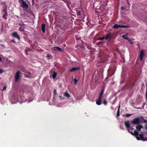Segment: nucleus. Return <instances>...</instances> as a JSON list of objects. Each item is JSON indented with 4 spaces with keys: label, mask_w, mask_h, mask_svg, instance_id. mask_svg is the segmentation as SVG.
<instances>
[{
    "label": "nucleus",
    "mask_w": 147,
    "mask_h": 147,
    "mask_svg": "<svg viewBox=\"0 0 147 147\" xmlns=\"http://www.w3.org/2000/svg\"><path fill=\"white\" fill-rule=\"evenodd\" d=\"M124 9H125V8L123 7H122L121 8V9L122 10H123Z\"/></svg>",
    "instance_id": "obj_30"
},
{
    "label": "nucleus",
    "mask_w": 147,
    "mask_h": 147,
    "mask_svg": "<svg viewBox=\"0 0 147 147\" xmlns=\"http://www.w3.org/2000/svg\"><path fill=\"white\" fill-rule=\"evenodd\" d=\"M120 105H119V107H118V109H120Z\"/></svg>",
    "instance_id": "obj_38"
},
{
    "label": "nucleus",
    "mask_w": 147,
    "mask_h": 147,
    "mask_svg": "<svg viewBox=\"0 0 147 147\" xmlns=\"http://www.w3.org/2000/svg\"><path fill=\"white\" fill-rule=\"evenodd\" d=\"M140 120L138 118L135 119L131 121V123L133 124H137L140 123Z\"/></svg>",
    "instance_id": "obj_6"
},
{
    "label": "nucleus",
    "mask_w": 147,
    "mask_h": 147,
    "mask_svg": "<svg viewBox=\"0 0 147 147\" xmlns=\"http://www.w3.org/2000/svg\"><path fill=\"white\" fill-rule=\"evenodd\" d=\"M111 36V33H109L107 34L106 35L104 36V38L106 40L110 38Z\"/></svg>",
    "instance_id": "obj_10"
},
{
    "label": "nucleus",
    "mask_w": 147,
    "mask_h": 147,
    "mask_svg": "<svg viewBox=\"0 0 147 147\" xmlns=\"http://www.w3.org/2000/svg\"><path fill=\"white\" fill-rule=\"evenodd\" d=\"M125 125L128 131L132 135L136 136L137 139L138 140H142L143 141L147 140V138L144 137V135L142 134H138V132L131 127L130 128V123L128 121L125 123Z\"/></svg>",
    "instance_id": "obj_1"
},
{
    "label": "nucleus",
    "mask_w": 147,
    "mask_h": 147,
    "mask_svg": "<svg viewBox=\"0 0 147 147\" xmlns=\"http://www.w3.org/2000/svg\"><path fill=\"white\" fill-rule=\"evenodd\" d=\"M104 93V90H102L98 98L97 101H96V104L98 105H100L101 104V100L102 95Z\"/></svg>",
    "instance_id": "obj_3"
},
{
    "label": "nucleus",
    "mask_w": 147,
    "mask_h": 147,
    "mask_svg": "<svg viewBox=\"0 0 147 147\" xmlns=\"http://www.w3.org/2000/svg\"><path fill=\"white\" fill-rule=\"evenodd\" d=\"M6 88V86H4L3 88V89L1 90L2 91L4 90H5Z\"/></svg>",
    "instance_id": "obj_23"
},
{
    "label": "nucleus",
    "mask_w": 147,
    "mask_h": 147,
    "mask_svg": "<svg viewBox=\"0 0 147 147\" xmlns=\"http://www.w3.org/2000/svg\"><path fill=\"white\" fill-rule=\"evenodd\" d=\"M59 97L60 98V100H63L64 99V98L63 97H62L61 96H59Z\"/></svg>",
    "instance_id": "obj_27"
},
{
    "label": "nucleus",
    "mask_w": 147,
    "mask_h": 147,
    "mask_svg": "<svg viewBox=\"0 0 147 147\" xmlns=\"http://www.w3.org/2000/svg\"><path fill=\"white\" fill-rule=\"evenodd\" d=\"M119 113H117V116H119Z\"/></svg>",
    "instance_id": "obj_33"
},
{
    "label": "nucleus",
    "mask_w": 147,
    "mask_h": 147,
    "mask_svg": "<svg viewBox=\"0 0 147 147\" xmlns=\"http://www.w3.org/2000/svg\"><path fill=\"white\" fill-rule=\"evenodd\" d=\"M131 116V115L130 114H127L126 115V116L127 117H130Z\"/></svg>",
    "instance_id": "obj_28"
},
{
    "label": "nucleus",
    "mask_w": 147,
    "mask_h": 147,
    "mask_svg": "<svg viewBox=\"0 0 147 147\" xmlns=\"http://www.w3.org/2000/svg\"><path fill=\"white\" fill-rule=\"evenodd\" d=\"M137 108L138 109H140V108Z\"/></svg>",
    "instance_id": "obj_40"
},
{
    "label": "nucleus",
    "mask_w": 147,
    "mask_h": 147,
    "mask_svg": "<svg viewBox=\"0 0 147 147\" xmlns=\"http://www.w3.org/2000/svg\"><path fill=\"white\" fill-rule=\"evenodd\" d=\"M146 96H147V86L146 87Z\"/></svg>",
    "instance_id": "obj_31"
},
{
    "label": "nucleus",
    "mask_w": 147,
    "mask_h": 147,
    "mask_svg": "<svg viewBox=\"0 0 147 147\" xmlns=\"http://www.w3.org/2000/svg\"><path fill=\"white\" fill-rule=\"evenodd\" d=\"M74 84H76L78 82V81L76 79H75L74 80Z\"/></svg>",
    "instance_id": "obj_20"
},
{
    "label": "nucleus",
    "mask_w": 147,
    "mask_h": 147,
    "mask_svg": "<svg viewBox=\"0 0 147 147\" xmlns=\"http://www.w3.org/2000/svg\"><path fill=\"white\" fill-rule=\"evenodd\" d=\"M127 40H128L129 42L131 44H133V42L132 40L129 38H127Z\"/></svg>",
    "instance_id": "obj_17"
},
{
    "label": "nucleus",
    "mask_w": 147,
    "mask_h": 147,
    "mask_svg": "<svg viewBox=\"0 0 147 147\" xmlns=\"http://www.w3.org/2000/svg\"><path fill=\"white\" fill-rule=\"evenodd\" d=\"M53 101L55 103V97L53 96Z\"/></svg>",
    "instance_id": "obj_26"
},
{
    "label": "nucleus",
    "mask_w": 147,
    "mask_h": 147,
    "mask_svg": "<svg viewBox=\"0 0 147 147\" xmlns=\"http://www.w3.org/2000/svg\"><path fill=\"white\" fill-rule=\"evenodd\" d=\"M54 94L53 96L54 97H55V96L57 95V92H56V90L55 89H54Z\"/></svg>",
    "instance_id": "obj_18"
},
{
    "label": "nucleus",
    "mask_w": 147,
    "mask_h": 147,
    "mask_svg": "<svg viewBox=\"0 0 147 147\" xmlns=\"http://www.w3.org/2000/svg\"><path fill=\"white\" fill-rule=\"evenodd\" d=\"M19 3L21 5V7L26 9H28V4L23 0H19Z\"/></svg>",
    "instance_id": "obj_2"
},
{
    "label": "nucleus",
    "mask_w": 147,
    "mask_h": 147,
    "mask_svg": "<svg viewBox=\"0 0 147 147\" xmlns=\"http://www.w3.org/2000/svg\"><path fill=\"white\" fill-rule=\"evenodd\" d=\"M19 30L20 31L22 32L24 31V29L22 28H19Z\"/></svg>",
    "instance_id": "obj_24"
},
{
    "label": "nucleus",
    "mask_w": 147,
    "mask_h": 147,
    "mask_svg": "<svg viewBox=\"0 0 147 147\" xmlns=\"http://www.w3.org/2000/svg\"><path fill=\"white\" fill-rule=\"evenodd\" d=\"M143 128V126L140 125H138L136 127V129L138 131H140L141 129Z\"/></svg>",
    "instance_id": "obj_9"
},
{
    "label": "nucleus",
    "mask_w": 147,
    "mask_h": 147,
    "mask_svg": "<svg viewBox=\"0 0 147 147\" xmlns=\"http://www.w3.org/2000/svg\"><path fill=\"white\" fill-rule=\"evenodd\" d=\"M105 39L104 36L102 37H99L98 40H103Z\"/></svg>",
    "instance_id": "obj_19"
},
{
    "label": "nucleus",
    "mask_w": 147,
    "mask_h": 147,
    "mask_svg": "<svg viewBox=\"0 0 147 147\" xmlns=\"http://www.w3.org/2000/svg\"><path fill=\"white\" fill-rule=\"evenodd\" d=\"M145 128H146V129H147V124H146V127H145Z\"/></svg>",
    "instance_id": "obj_37"
},
{
    "label": "nucleus",
    "mask_w": 147,
    "mask_h": 147,
    "mask_svg": "<svg viewBox=\"0 0 147 147\" xmlns=\"http://www.w3.org/2000/svg\"><path fill=\"white\" fill-rule=\"evenodd\" d=\"M57 75V73L55 72H54L53 73V75H52V77L53 79H54L56 77Z\"/></svg>",
    "instance_id": "obj_16"
},
{
    "label": "nucleus",
    "mask_w": 147,
    "mask_h": 147,
    "mask_svg": "<svg viewBox=\"0 0 147 147\" xmlns=\"http://www.w3.org/2000/svg\"><path fill=\"white\" fill-rule=\"evenodd\" d=\"M104 104L105 105H107V102H106V100H105L104 101Z\"/></svg>",
    "instance_id": "obj_25"
},
{
    "label": "nucleus",
    "mask_w": 147,
    "mask_h": 147,
    "mask_svg": "<svg viewBox=\"0 0 147 147\" xmlns=\"http://www.w3.org/2000/svg\"><path fill=\"white\" fill-rule=\"evenodd\" d=\"M146 101L147 102V96H146Z\"/></svg>",
    "instance_id": "obj_39"
},
{
    "label": "nucleus",
    "mask_w": 147,
    "mask_h": 147,
    "mask_svg": "<svg viewBox=\"0 0 147 147\" xmlns=\"http://www.w3.org/2000/svg\"><path fill=\"white\" fill-rule=\"evenodd\" d=\"M41 29L42 32L45 33V24H42Z\"/></svg>",
    "instance_id": "obj_12"
},
{
    "label": "nucleus",
    "mask_w": 147,
    "mask_h": 147,
    "mask_svg": "<svg viewBox=\"0 0 147 147\" xmlns=\"http://www.w3.org/2000/svg\"><path fill=\"white\" fill-rule=\"evenodd\" d=\"M53 49L55 51H61L62 50L61 48L57 47H53Z\"/></svg>",
    "instance_id": "obj_11"
},
{
    "label": "nucleus",
    "mask_w": 147,
    "mask_h": 147,
    "mask_svg": "<svg viewBox=\"0 0 147 147\" xmlns=\"http://www.w3.org/2000/svg\"><path fill=\"white\" fill-rule=\"evenodd\" d=\"M128 34H127V33L125 35H123L122 36V37L124 39H125L126 40H127V38H128V37H127Z\"/></svg>",
    "instance_id": "obj_14"
},
{
    "label": "nucleus",
    "mask_w": 147,
    "mask_h": 147,
    "mask_svg": "<svg viewBox=\"0 0 147 147\" xmlns=\"http://www.w3.org/2000/svg\"><path fill=\"white\" fill-rule=\"evenodd\" d=\"M119 109H118L117 111V113H119Z\"/></svg>",
    "instance_id": "obj_36"
},
{
    "label": "nucleus",
    "mask_w": 147,
    "mask_h": 147,
    "mask_svg": "<svg viewBox=\"0 0 147 147\" xmlns=\"http://www.w3.org/2000/svg\"><path fill=\"white\" fill-rule=\"evenodd\" d=\"M2 61V58L1 57H0V61L1 62Z\"/></svg>",
    "instance_id": "obj_35"
},
{
    "label": "nucleus",
    "mask_w": 147,
    "mask_h": 147,
    "mask_svg": "<svg viewBox=\"0 0 147 147\" xmlns=\"http://www.w3.org/2000/svg\"><path fill=\"white\" fill-rule=\"evenodd\" d=\"M113 28H126L129 27V26H125L121 24H115L113 26Z\"/></svg>",
    "instance_id": "obj_4"
},
{
    "label": "nucleus",
    "mask_w": 147,
    "mask_h": 147,
    "mask_svg": "<svg viewBox=\"0 0 147 147\" xmlns=\"http://www.w3.org/2000/svg\"><path fill=\"white\" fill-rule=\"evenodd\" d=\"M12 36L13 37L17 38L18 40L20 39V37L16 32H14L12 33Z\"/></svg>",
    "instance_id": "obj_7"
},
{
    "label": "nucleus",
    "mask_w": 147,
    "mask_h": 147,
    "mask_svg": "<svg viewBox=\"0 0 147 147\" xmlns=\"http://www.w3.org/2000/svg\"><path fill=\"white\" fill-rule=\"evenodd\" d=\"M144 55V53L143 50H142L141 51L140 54V61H142V60L143 57Z\"/></svg>",
    "instance_id": "obj_8"
},
{
    "label": "nucleus",
    "mask_w": 147,
    "mask_h": 147,
    "mask_svg": "<svg viewBox=\"0 0 147 147\" xmlns=\"http://www.w3.org/2000/svg\"><path fill=\"white\" fill-rule=\"evenodd\" d=\"M11 41L13 42L14 43H15V40H11Z\"/></svg>",
    "instance_id": "obj_34"
},
{
    "label": "nucleus",
    "mask_w": 147,
    "mask_h": 147,
    "mask_svg": "<svg viewBox=\"0 0 147 147\" xmlns=\"http://www.w3.org/2000/svg\"><path fill=\"white\" fill-rule=\"evenodd\" d=\"M29 77H30V78H31V76H29Z\"/></svg>",
    "instance_id": "obj_41"
},
{
    "label": "nucleus",
    "mask_w": 147,
    "mask_h": 147,
    "mask_svg": "<svg viewBox=\"0 0 147 147\" xmlns=\"http://www.w3.org/2000/svg\"><path fill=\"white\" fill-rule=\"evenodd\" d=\"M79 69V67L73 68L71 69L70 71L71 72H73L76 71L77 70H78Z\"/></svg>",
    "instance_id": "obj_15"
},
{
    "label": "nucleus",
    "mask_w": 147,
    "mask_h": 147,
    "mask_svg": "<svg viewBox=\"0 0 147 147\" xmlns=\"http://www.w3.org/2000/svg\"><path fill=\"white\" fill-rule=\"evenodd\" d=\"M64 96L67 97V98H69L70 97L69 94L67 92H66L63 93Z\"/></svg>",
    "instance_id": "obj_13"
},
{
    "label": "nucleus",
    "mask_w": 147,
    "mask_h": 147,
    "mask_svg": "<svg viewBox=\"0 0 147 147\" xmlns=\"http://www.w3.org/2000/svg\"><path fill=\"white\" fill-rule=\"evenodd\" d=\"M142 121L144 123H147V121L145 120L144 119H143L142 117Z\"/></svg>",
    "instance_id": "obj_21"
},
{
    "label": "nucleus",
    "mask_w": 147,
    "mask_h": 147,
    "mask_svg": "<svg viewBox=\"0 0 147 147\" xmlns=\"http://www.w3.org/2000/svg\"><path fill=\"white\" fill-rule=\"evenodd\" d=\"M20 73L19 71H18L16 73L15 75V81L16 82L18 81L19 79Z\"/></svg>",
    "instance_id": "obj_5"
},
{
    "label": "nucleus",
    "mask_w": 147,
    "mask_h": 147,
    "mask_svg": "<svg viewBox=\"0 0 147 147\" xmlns=\"http://www.w3.org/2000/svg\"><path fill=\"white\" fill-rule=\"evenodd\" d=\"M3 72V70L1 69H0V74L2 73Z\"/></svg>",
    "instance_id": "obj_29"
},
{
    "label": "nucleus",
    "mask_w": 147,
    "mask_h": 147,
    "mask_svg": "<svg viewBox=\"0 0 147 147\" xmlns=\"http://www.w3.org/2000/svg\"><path fill=\"white\" fill-rule=\"evenodd\" d=\"M145 105V103H143L142 105V107L143 108L144 107V106Z\"/></svg>",
    "instance_id": "obj_32"
},
{
    "label": "nucleus",
    "mask_w": 147,
    "mask_h": 147,
    "mask_svg": "<svg viewBox=\"0 0 147 147\" xmlns=\"http://www.w3.org/2000/svg\"><path fill=\"white\" fill-rule=\"evenodd\" d=\"M51 56V54H49L47 55V57L48 58V59H49Z\"/></svg>",
    "instance_id": "obj_22"
}]
</instances>
